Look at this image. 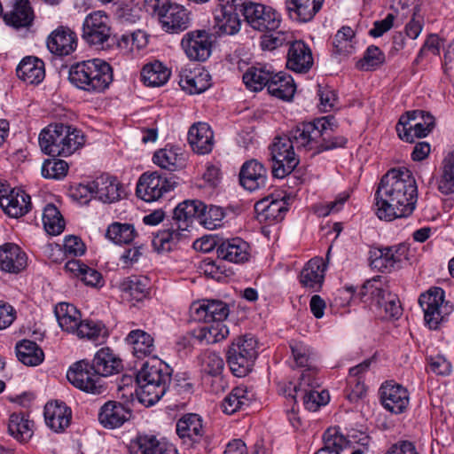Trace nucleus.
<instances>
[{
  "label": "nucleus",
  "mask_w": 454,
  "mask_h": 454,
  "mask_svg": "<svg viewBox=\"0 0 454 454\" xmlns=\"http://www.w3.org/2000/svg\"><path fill=\"white\" fill-rule=\"evenodd\" d=\"M123 369L121 359L108 347L98 350L92 359L78 361L67 372L68 381L75 387L93 395L106 391L100 377H107L121 372Z\"/></svg>",
  "instance_id": "obj_2"
},
{
  "label": "nucleus",
  "mask_w": 454,
  "mask_h": 454,
  "mask_svg": "<svg viewBox=\"0 0 454 454\" xmlns=\"http://www.w3.org/2000/svg\"><path fill=\"white\" fill-rule=\"evenodd\" d=\"M16 74L28 84H39L45 77L44 62L37 57L27 56L18 65Z\"/></svg>",
  "instance_id": "obj_39"
},
{
  "label": "nucleus",
  "mask_w": 454,
  "mask_h": 454,
  "mask_svg": "<svg viewBox=\"0 0 454 454\" xmlns=\"http://www.w3.org/2000/svg\"><path fill=\"white\" fill-rule=\"evenodd\" d=\"M46 44L55 56L67 57L76 50L77 36L68 27L59 26L48 35Z\"/></svg>",
  "instance_id": "obj_24"
},
{
  "label": "nucleus",
  "mask_w": 454,
  "mask_h": 454,
  "mask_svg": "<svg viewBox=\"0 0 454 454\" xmlns=\"http://www.w3.org/2000/svg\"><path fill=\"white\" fill-rule=\"evenodd\" d=\"M179 84L184 90L190 94H200L211 86L210 75L207 73H200L199 74L182 76Z\"/></svg>",
  "instance_id": "obj_61"
},
{
  "label": "nucleus",
  "mask_w": 454,
  "mask_h": 454,
  "mask_svg": "<svg viewBox=\"0 0 454 454\" xmlns=\"http://www.w3.org/2000/svg\"><path fill=\"white\" fill-rule=\"evenodd\" d=\"M85 143L81 129L63 123L50 124L39 135L42 151L51 157H67Z\"/></svg>",
  "instance_id": "obj_5"
},
{
  "label": "nucleus",
  "mask_w": 454,
  "mask_h": 454,
  "mask_svg": "<svg viewBox=\"0 0 454 454\" xmlns=\"http://www.w3.org/2000/svg\"><path fill=\"white\" fill-rule=\"evenodd\" d=\"M229 313V305L221 300L203 299L192 302L190 308L191 319L205 323L194 331L195 338L206 344L224 340L229 335V329L223 321Z\"/></svg>",
  "instance_id": "obj_3"
},
{
  "label": "nucleus",
  "mask_w": 454,
  "mask_h": 454,
  "mask_svg": "<svg viewBox=\"0 0 454 454\" xmlns=\"http://www.w3.org/2000/svg\"><path fill=\"white\" fill-rule=\"evenodd\" d=\"M169 76L170 71L159 60L145 65L141 71L142 81L149 87L162 86Z\"/></svg>",
  "instance_id": "obj_46"
},
{
  "label": "nucleus",
  "mask_w": 454,
  "mask_h": 454,
  "mask_svg": "<svg viewBox=\"0 0 454 454\" xmlns=\"http://www.w3.org/2000/svg\"><path fill=\"white\" fill-rule=\"evenodd\" d=\"M288 209V204L285 197L281 199L266 197L254 205V210L261 221H266L269 224L281 222Z\"/></svg>",
  "instance_id": "obj_33"
},
{
  "label": "nucleus",
  "mask_w": 454,
  "mask_h": 454,
  "mask_svg": "<svg viewBox=\"0 0 454 454\" xmlns=\"http://www.w3.org/2000/svg\"><path fill=\"white\" fill-rule=\"evenodd\" d=\"M27 256L20 246L7 242L0 246V270L18 274L26 269Z\"/></svg>",
  "instance_id": "obj_29"
},
{
  "label": "nucleus",
  "mask_w": 454,
  "mask_h": 454,
  "mask_svg": "<svg viewBox=\"0 0 454 454\" xmlns=\"http://www.w3.org/2000/svg\"><path fill=\"white\" fill-rule=\"evenodd\" d=\"M176 184V177L172 173L145 172L138 179L136 194L143 200L152 202L173 190Z\"/></svg>",
  "instance_id": "obj_14"
},
{
  "label": "nucleus",
  "mask_w": 454,
  "mask_h": 454,
  "mask_svg": "<svg viewBox=\"0 0 454 454\" xmlns=\"http://www.w3.org/2000/svg\"><path fill=\"white\" fill-rule=\"evenodd\" d=\"M218 7L215 11V27L221 35H232L240 29L239 9L236 3H225L218 0Z\"/></svg>",
  "instance_id": "obj_23"
},
{
  "label": "nucleus",
  "mask_w": 454,
  "mask_h": 454,
  "mask_svg": "<svg viewBox=\"0 0 454 454\" xmlns=\"http://www.w3.org/2000/svg\"><path fill=\"white\" fill-rule=\"evenodd\" d=\"M31 207L30 196L20 188H13V193L1 201V208L7 215L13 218L25 215Z\"/></svg>",
  "instance_id": "obj_40"
},
{
  "label": "nucleus",
  "mask_w": 454,
  "mask_h": 454,
  "mask_svg": "<svg viewBox=\"0 0 454 454\" xmlns=\"http://www.w3.org/2000/svg\"><path fill=\"white\" fill-rule=\"evenodd\" d=\"M179 151V148L175 147L160 149L154 153L153 160L161 168L170 172L181 169L185 167V158Z\"/></svg>",
  "instance_id": "obj_44"
},
{
  "label": "nucleus",
  "mask_w": 454,
  "mask_h": 454,
  "mask_svg": "<svg viewBox=\"0 0 454 454\" xmlns=\"http://www.w3.org/2000/svg\"><path fill=\"white\" fill-rule=\"evenodd\" d=\"M137 231L133 224L114 222L111 223L106 232V237L116 245H129L136 236Z\"/></svg>",
  "instance_id": "obj_56"
},
{
  "label": "nucleus",
  "mask_w": 454,
  "mask_h": 454,
  "mask_svg": "<svg viewBox=\"0 0 454 454\" xmlns=\"http://www.w3.org/2000/svg\"><path fill=\"white\" fill-rule=\"evenodd\" d=\"M131 417V410L117 401H107L99 409L98 419L100 425L108 429L121 427Z\"/></svg>",
  "instance_id": "obj_28"
},
{
  "label": "nucleus",
  "mask_w": 454,
  "mask_h": 454,
  "mask_svg": "<svg viewBox=\"0 0 454 454\" xmlns=\"http://www.w3.org/2000/svg\"><path fill=\"white\" fill-rule=\"evenodd\" d=\"M434 126V118L423 110H413L403 114L397 124L398 137L408 143H413L414 138L427 137Z\"/></svg>",
  "instance_id": "obj_13"
},
{
  "label": "nucleus",
  "mask_w": 454,
  "mask_h": 454,
  "mask_svg": "<svg viewBox=\"0 0 454 454\" xmlns=\"http://www.w3.org/2000/svg\"><path fill=\"white\" fill-rule=\"evenodd\" d=\"M319 129L317 118L312 121L301 122L289 132V137L297 148L304 147L316 152Z\"/></svg>",
  "instance_id": "obj_36"
},
{
  "label": "nucleus",
  "mask_w": 454,
  "mask_h": 454,
  "mask_svg": "<svg viewBox=\"0 0 454 454\" xmlns=\"http://www.w3.org/2000/svg\"><path fill=\"white\" fill-rule=\"evenodd\" d=\"M380 278L379 275L371 278V313L375 319L397 320L403 315L399 298L387 285H376Z\"/></svg>",
  "instance_id": "obj_8"
},
{
  "label": "nucleus",
  "mask_w": 454,
  "mask_h": 454,
  "mask_svg": "<svg viewBox=\"0 0 454 454\" xmlns=\"http://www.w3.org/2000/svg\"><path fill=\"white\" fill-rule=\"evenodd\" d=\"M199 200H184L173 210L171 228L160 231L153 239V246L158 252H169L175 249L178 243L186 239L184 231L192 224L198 217Z\"/></svg>",
  "instance_id": "obj_6"
},
{
  "label": "nucleus",
  "mask_w": 454,
  "mask_h": 454,
  "mask_svg": "<svg viewBox=\"0 0 454 454\" xmlns=\"http://www.w3.org/2000/svg\"><path fill=\"white\" fill-rule=\"evenodd\" d=\"M214 35L205 29H196L186 33L181 46L191 60L206 61L211 55Z\"/></svg>",
  "instance_id": "obj_17"
},
{
  "label": "nucleus",
  "mask_w": 454,
  "mask_h": 454,
  "mask_svg": "<svg viewBox=\"0 0 454 454\" xmlns=\"http://www.w3.org/2000/svg\"><path fill=\"white\" fill-rule=\"evenodd\" d=\"M419 303L424 312L425 324L432 330L438 329L453 311V305L444 300V291L441 287L431 288L420 294Z\"/></svg>",
  "instance_id": "obj_11"
},
{
  "label": "nucleus",
  "mask_w": 454,
  "mask_h": 454,
  "mask_svg": "<svg viewBox=\"0 0 454 454\" xmlns=\"http://www.w3.org/2000/svg\"><path fill=\"white\" fill-rule=\"evenodd\" d=\"M197 205L199 206L197 221L200 224L208 230H214L221 226V222L224 217V212L221 207L207 206L200 200Z\"/></svg>",
  "instance_id": "obj_55"
},
{
  "label": "nucleus",
  "mask_w": 454,
  "mask_h": 454,
  "mask_svg": "<svg viewBox=\"0 0 454 454\" xmlns=\"http://www.w3.org/2000/svg\"><path fill=\"white\" fill-rule=\"evenodd\" d=\"M260 37V45L263 51H273L283 44H289V35L278 29L264 30Z\"/></svg>",
  "instance_id": "obj_63"
},
{
  "label": "nucleus",
  "mask_w": 454,
  "mask_h": 454,
  "mask_svg": "<svg viewBox=\"0 0 454 454\" xmlns=\"http://www.w3.org/2000/svg\"><path fill=\"white\" fill-rule=\"evenodd\" d=\"M145 9L158 19L167 33L178 34L189 27V12L171 0H145Z\"/></svg>",
  "instance_id": "obj_7"
},
{
  "label": "nucleus",
  "mask_w": 454,
  "mask_h": 454,
  "mask_svg": "<svg viewBox=\"0 0 454 454\" xmlns=\"http://www.w3.org/2000/svg\"><path fill=\"white\" fill-rule=\"evenodd\" d=\"M251 398L248 396V391L246 387H234L228 395L224 397L222 403V410L226 414H233L238 411L244 410L249 406Z\"/></svg>",
  "instance_id": "obj_52"
},
{
  "label": "nucleus",
  "mask_w": 454,
  "mask_h": 454,
  "mask_svg": "<svg viewBox=\"0 0 454 454\" xmlns=\"http://www.w3.org/2000/svg\"><path fill=\"white\" fill-rule=\"evenodd\" d=\"M94 198L104 203H114L120 200L124 193L122 184L114 176L102 174L92 180Z\"/></svg>",
  "instance_id": "obj_31"
},
{
  "label": "nucleus",
  "mask_w": 454,
  "mask_h": 454,
  "mask_svg": "<svg viewBox=\"0 0 454 454\" xmlns=\"http://www.w3.org/2000/svg\"><path fill=\"white\" fill-rule=\"evenodd\" d=\"M324 445L314 454H340L349 444V440L340 432L339 427L328 428L323 434Z\"/></svg>",
  "instance_id": "obj_47"
},
{
  "label": "nucleus",
  "mask_w": 454,
  "mask_h": 454,
  "mask_svg": "<svg viewBox=\"0 0 454 454\" xmlns=\"http://www.w3.org/2000/svg\"><path fill=\"white\" fill-rule=\"evenodd\" d=\"M68 171V164L59 159H48L45 160L42 166V176L44 178L51 179H62L65 177Z\"/></svg>",
  "instance_id": "obj_64"
},
{
  "label": "nucleus",
  "mask_w": 454,
  "mask_h": 454,
  "mask_svg": "<svg viewBox=\"0 0 454 454\" xmlns=\"http://www.w3.org/2000/svg\"><path fill=\"white\" fill-rule=\"evenodd\" d=\"M331 250L332 247H330L326 253L325 261H324L322 257L316 256L311 258L305 264L300 273V283L302 286L312 289L314 292H319L321 290L330 259Z\"/></svg>",
  "instance_id": "obj_22"
},
{
  "label": "nucleus",
  "mask_w": 454,
  "mask_h": 454,
  "mask_svg": "<svg viewBox=\"0 0 454 454\" xmlns=\"http://www.w3.org/2000/svg\"><path fill=\"white\" fill-rule=\"evenodd\" d=\"M354 36L355 33L350 27L344 26L338 30L333 40V54L340 56L350 53Z\"/></svg>",
  "instance_id": "obj_62"
},
{
  "label": "nucleus",
  "mask_w": 454,
  "mask_h": 454,
  "mask_svg": "<svg viewBox=\"0 0 454 454\" xmlns=\"http://www.w3.org/2000/svg\"><path fill=\"white\" fill-rule=\"evenodd\" d=\"M314 382L313 386L302 385L301 386V381L297 386L294 387V395H289L292 396L294 401L297 398H301L303 402V405L306 410L309 411H316L321 406L328 403L330 396L329 393L325 390H322L318 392L316 390V387H319V383L317 382L316 376L312 379Z\"/></svg>",
  "instance_id": "obj_32"
},
{
  "label": "nucleus",
  "mask_w": 454,
  "mask_h": 454,
  "mask_svg": "<svg viewBox=\"0 0 454 454\" xmlns=\"http://www.w3.org/2000/svg\"><path fill=\"white\" fill-rule=\"evenodd\" d=\"M294 143L289 136L287 137H276L270 146L272 160V176L276 178H284L291 174L299 164V159L294 151Z\"/></svg>",
  "instance_id": "obj_15"
},
{
  "label": "nucleus",
  "mask_w": 454,
  "mask_h": 454,
  "mask_svg": "<svg viewBox=\"0 0 454 454\" xmlns=\"http://www.w3.org/2000/svg\"><path fill=\"white\" fill-rule=\"evenodd\" d=\"M317 123L320 129L318 141L316 144V153L346 146L348 138L335 134L339 125L333 115L317 118Z\"/></svg>",
  "instance_id": "obj_21"
},
{
  "label": "nucleus",
  "mask_w": 454,
  "mask_h": 454,
  "mask_svg": "<svg viewBox=\"0 0 454 454\" xmlns=\"http://www.w3.org/2000/svg\"><path fill=\"white\" fill-rule=\"evenodd\" d=\"M290 349L294 365L303 368L300 377L301 386H313L312 379L317 375V356L315 350L309 345L297 340L290 342Z\"/></svg>",
  "instance_id": "obj_18"
},
{
  "label": "nucleus",
  "mask_w": 454,
  "mask_h": 454,
  "mask_svg": "<svg viewBox=\"0 0 454 454\" xmlns=\"http://www.w3.org/2000/svg\"><path fill=\"white\" fill-rule=\"evenodd\" d=\"M325 0H286L290 17L301 22L310 21L321 10Z\"/></svg>",
  "instance_id": "obj_41"
},
{
  "label": "nucleus",
  "mask_w": 454,
  "mask_h": 454,
  "mask_svg": "<svg viewBox=\"0 0 454 454\" xmlns=\"http://www.w3.org/2000/svg\"><path fill=\"white\" fill-rule=\"evenodd\" d=\"M216 254L219 259L234 263H244L250 258V246L238 237L223 239L218 243Z\"/></svg>",
  "instance_id": "obj_30"
},
{
  "label": "nucleus",
  "mask_w": 454,
  "mask_h": 454,
  "mask_svg": "<svg viewBox=\"0 0 454 454\" xmlns=\"http://www.w3.org/2000/svg\"><path fill=\"white\" fill-rule=\"evenodd\" d=\"M272 74L266 67H251L243 74V82L249 90L259 91L268 87Z\"/></svg>",
  "instance_id": "obj_57"
},
{
  "label": "nucleus",
  "mask_w": 454,
  "mask_h": 454,
  "mask_svg": "<svg viewBox=\"0 0 454 454\" xmlns=\"http://www.w3.org/2000/svg\"><path fill=\"white\" fill-rule=\"evenodd\" d=\"M225 3H236L245 21L258 31L278 29L281 19L279 14L270 6L251 0H223Z\"/></svg>",
  "instance_id": "obj_9"
},
{
  "label": "nucleus",
  "mask_w": 454,
  "mask_h": 454,
  "mask_svg": "<svg viewBox=\"0 0 454 454\" xmlns=\"http://www.w3.org/2000/svg\"><path fill=\"white\" fill-rule=\"evenodd\" d=\"M58 323L63 331L74 333L81 323V314L76 308L67 302H60L54 309Z\"/></svg>",
  "instance_id": "obj_45"
},
{
  "label": "nucleus",
  "mask_w": 454,
  "mask_h": 454,
  "mask_svg": "<svg viewBox=\"0 0 454 454\" xmlns=\"http://www.w3.org/2000/svg\"><path fill=\"white\" fill-rule=\"evenodd\" d=\"M71 418V409L62 402H51L44 406L45 423L54 432L64 431L69 426Z\"/></svg>",
  "instance_id": "obj_38"
},
{
  "label": "nucleus",
  "mask_w": 454,
  "mask_h": 454,
  "mask_svg": "<svg viewBox=\"0 0 454 454\" xmlns=\"http://www.w3.org/2000/svg\"><path fill=\"white\" fill-rule=\"evenodd\" d=\"M80 339L86 338L97 344L105 342L109 335L108 330L101 321L82 320L74 333Z\"/></svg>",
  "instance_id": "obj_50"
},
{
  "label": "nucleus",
  "mask_w": 454,
  "mask_h": 454,
  "mask_svg": "<svg viewBox=\"0 0 454 454\" xmlns=\"http://www.w3.org/2000/svg\"><path fill=\"white\" fill-rule=\"evenodd\" d=\"M239 179L240 185L249 192L265 188L268 180L267 168L257 160H247L240 168Z\"/></svg>",
  "instance_id": "obj_26"
},
{
  "label": "nucleus",
  "mask_w": 454,
  "mask_h": 454,
  "mask_svg": "<svg viewBox=\"0 0 454 454\" xmlns=\"http://www.w3.org/2000/svg\"><path fill=\"white\" fill-rule=\"evenodd\" d=\"M6 25L15 28H29L35 20V12L28 0H16L12 11L3 13Z\"/></svg>",
  "instance_id": "obj_34"
},
{
  "label": "nucleus",
  "mask_w": 454,
  "mask_h": 454,
  "mask_svg": "<svg viewBox=\"0 0 454 454\" xmlns=\"http://www.w3.org/2000/svg\"><path fill=\"white\" fill-rule=\"evenodd\" d=\"M125 340L132 347V353L137 358L150 356L155 349L153 338L144 330L130 331Z\"/></svg>",
  "instance_id": "obj_43"
},
{
  "label": "nucleus",
  "mask_w": 454,
  "mask_h": 454,
  "mask_svg": "<svg viewBox=\"0 0 454 454\" xmlns=\"http://www.w3.org/2000/svg\"><path fill=\"white\" fill-rule=\"evenodd\" d=\"M438 190L445 195L454 192V153H450L442 163Z\"/></svg>",
  "instance_id": "obj_59"
},
{
  "label": "nucleus",
  "mask_w": 454,
  "mask_h": 454,
  "mask_svg": "<svg viewBox=\"0 0 454 454\" xmlns=\"http://www.w3.org/2000/svg\"><path fill=\"white\" fill-rule=\"evenodd\" d=\"M44 230L51 235H59L65 229V220L54 204H47L43 213Z\"/></svg>",
  "instance_id": "obj_58"
},
{
  "label": "nucleus",
  "mask_w": 454,
  "mask_h": 454,
  "mask_svg": "<svg viewBox=\"0 0 454 454\" xmlns=\"http://www.w3.org/2000/svg\"><path fill=\"white\" fill-rule=\"evenodd\" d=\"M160 442L153 434H137L130 441L129 449L131 454H156Z\"/></svg>",
  "instance_id": "obj_60"
},
{
  "label": "nucleus",
  "mask_w": 454,
  "mask_h": 454,
  "mask_svg": "<svg viewBox=\"0 0 454 454\" xmlns=\"http://www.w3.org/2000/svg\"><path fill=\"white\" fill-rule=\"evenodd\" d=\"M270 95L284 100H290L295 92V85L290 75L273 74L267 87Z\"/></svg>",
  "instance_id": "obj_49"
},
{
  "label": "nucleus",
  "mask_w": 454,
  "mask_h": 454,
  "mask_svg": "<svg viewBox=\"0 0 454 454\" xmlns=\"http://www.w3.org/2000/svg\"><path fill=\"white\" fill-rule=\"evenodd\" d=\"M176 431L182 442L188 447L194 448L201 442L205 447L208 444L202 419L198 414L187 413L182 416L176 422Z\"/></svg>",
  "instance_id": "obj_20"
},
{
  "label": "nucleus",
  "mask_w": 454,
  "mask_h": 454,
  "mask_svg": "<svg viewBox=\"0 0 454 454\" xmlns=\"http://www.w3.org/2000/svg\"><path fill=\"white\" fill-rule=\"evenodd\" d=\"M68 80L75 88L90 94L104 93L114 81L112 66L104 59H92L72 65Z\"/></svg>",
  "instance_id": "obj_4"
},
{
  "label": "nucleus",
  "mask_w": 454,
  "mask_h": 454,
  "mask_svg": "<svg viewBox=\"0 0 454 454\" xmlns=\"http://www.w3.org/2000/svg\"><path fill=\"white\" fill-rule=\"evenodd\" d=\"M15 348L19 361L25 365L36 366L44 359L43 349L33 340H22L16 344Z\"/></svg>",
  "instance_id": "obj_48"
},
{
  "label": "nucleus",
  "mask_w": 454,
  "mask_h": 454,
  "mask_svg": "<svg viewBox=\"0 0 454 454\" xmlns=\"http://www.w3.org/2000/svg\"><path fill=\"white\" fill-rule=\"evenodd\" d=\"M119 289L126 297L141 301L149 294L150 280L145 276L132 275L120 282Z\"/></svg>",
  "instance_id": "obj_42"
},
{
  "label": "nucleus",
  "mask_w": 454,
  "mask_h": 454,
  "mask_svg": "<svg viewBox=\"0 0 454 454\" xmlns=\"http://www.w3.org/2000/svg\"><path fill=\"white\" fill-rule=\"evenodd\" d=\"M257 340L245 335L237 338L227 351V363L231 372L237 377H244L252 370L258 352Z\"/></svg>",
  "instance_id": "obj_10"
},
{
  "label": "nucleus",
  "mask_w": 454,
  "mask_h": 454,
  "mask_svg": "<svg viewBox=\"0 0 454 454\" xmlns=\"http://www.w3.org/2000/svg\"><path fill=\"white\" fill-rule=\"evenodd\" d=\"M172 369L156 356L149 357L136 375L137 382H155L168 386L171 381Z\"/></svg>",
  "instance_id": "obj_25"
},
{
  "label": "nucleus",
  "mask_w": 454,
  "mask_h": 454,
  "mask_svg": "<svg viewBox=\"0 0 454 454\" xmlns=\"http://www.w3.org/2000/svg\"><path fill=\"white\" fill-rule=\"evenodd\" d=\"M374 200L375 214L380 220L410 216L418 201V186L412 173L404 167L388 170L378 184Z\"/></svg>",
  "instance_id": "obj_1"
},
{
  "label": "nucleus",
  "mask_w": 454,
  "mask_h": 454,
  "mask_svg": "<svg viewBox=\"0 0 454 454\" xmlns=\"http://www.w3.org/2000/svg\"><path fill=\"white\" fill-rule=\"evenodd\" d=\"M24 413H12L8 423V431L15 439L22 442L28 441L33 435L34 422Z\"/></svg>",
  "instance_id": "obj_51"
},
{
  "label": "nucleus",
  "mask_w": 454,
  "mask_h": 454,
  "mask_svg": "<svg viewBox=\"0 0 454 454\" xmlns=\"http://www.w3.org/2000/svg\"><path fill=\"white\" fill-rule=\"evenodd\" d=\"M286 67L295 73L306 74L314 64L311 49L301 40L288 44Z\"/></svg>",
  "instance_id": "obj_27"
},
{
  "label": "nucleus",
  "mask_w": 454,
  "mask_h": 454,
  "mask_svg": "<svg viewBox=\"0 0 454 454\" xmlns=\"http://www.w3.org/2000/svg\"><path fill=\"white\" fill-rule=\"evenodd\" d=\"M187 139L192 151L198 154H207L212 151L214 134L206 122L194 123L189 129Z\"/></svg>",
  "instance_id": "obj_37"
},
{
  "label": "nucleus",
  "mask_w": 454,
  "mask_h": 454,
  "mask_svg": "<svg viewBox=\"0 0 454 454\" xmlns=\"http://www.w3.org/2000/svg\"><path fill=\"white\" fill-rule=\"evenodd\" d=\"M138 389L137 395L138 401L146 407L154 405L167 392L168 386L156 384L155 382H137Z\"/></svg>",
  "instance_id": "obj_54"
},
{
  "label": "nucleus",
  "mask_w": 454,
  "mask_h": 454,
  "mask_svg": "<svg viewBox=\"0 0 454 454\" xmlns=\"http://www.w3.org/2000/svg\"><path fill=\"white\" fill-rule=\"evenodd\" d=\"M82 38L90 46L109 50L114 46L116 39L112 36L108 17L98 11L86 16L82 24Z\"/></svg>",
  "instance_id": "obj_12"
},
{
  "label": "nucleus",
  "mask_w": 454,
  "mask_h": 454,
  "mask_svg": "<svg viewBox=\"0 0 454 454\" xmlns=\"http://www.w3.org/2000/svg\"><path fill=\"white\" fill-rule=\"evenodd\" d=\"M369 371V359L349 369L348 385L350 392L348 398L350 402L356 403L366 396L367 372Z\"/></svg>",
  "instance_id": "obj_35"
},
{
  "label": "nucleus",
  "mask_w": 454,
  "mask_h": 454,
  "mask_svg": "<svg viewBox=\"0 0 454 454\" xmlns=\"http://www.w3.org/2000/svg\"><path fill=\"white\" fill-rule=\"evenodd\" d=\"M409 247L403 243L393 247L371 246V270L388 272L396 262L407 259Z\"/></svg>",
  "instance_id": "obj_19"
},
{
  "label": "nucleus",
  "mask_w": 454,
  "mask_h": 454,
  "mask_svg": "<svg viewBox=\"0 0 454 454\" xmlns=\"http://www.w3.org/2000/svg\"><path fill=\"white\" fill-rule=\"evenodd\" d=\"M198 364L200 372L203 375L218 378L221 376L224 362L223 359L215 351L207 349L201 352L198 357Z\"/></svg>",
  "instance_id": "obj_53"
},
{
  "label": "nucleus",
  "mask_w": 454,
  "mask_h": 454,
  "mask_svg": "<svg viewBox=\"0 0 454 454\" xmlns=\"http://www.w3.org/2000/svg\"><path fill=\"white\" fill-rule=\"evenodd\" d=\"M378 398L382 407L395 415L406 411L410 403L407 388L395 380H386L380 385Z\"/></svg>",
  "instance_id": "obj_16"
}]
</instances>
